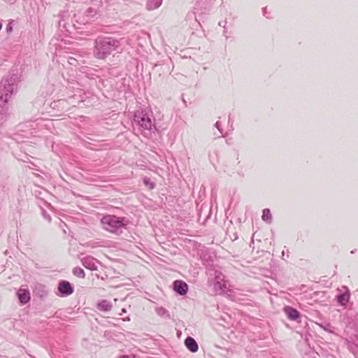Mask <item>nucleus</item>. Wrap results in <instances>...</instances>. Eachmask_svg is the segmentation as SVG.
Wrapping results in <instances>:
<instances>
[{
  "label": "nucleus",
  "mask_w": 358,
  "mask_h": 358,
  "mask_svg": "<svg viewBox=\"0 0 358 358\" xmlns=\"http://www.w3.org/2000/svg\"><path fill=\"white\" fill-rule=\"evenodd\" d=\"M124 39L113 37H101L95 41L94 56L97 59H104L113 52H121Z\"/></svg>",
  "instance_id": "f257e3e1"
},
{
  "label": "nucleus",
  "mask_w": 358,
  "mask_h": 358,
  "mask_svg": "<svg viewBox=\"0 0 358 358\" xmlns=\"http://www.w3.org/2000/svg\"><path fill=\"white\" fill-rule=\"evenodd\" d=\"M19 79L17 75H9L0 82V113L5 114L8 111V102L17 88Z\"/></svg>",
  "instance_id": "f03ea898"
},
{
  "label": "nucleus",
  "mask_w": 358,
  "mask_h": 358,
  "mask_svg": "<svg viewBox=\"0 0 358 358\" xmlns=\"http://www.w3.org/2000/svg\"><path fill=\"white\" fill-rule=\"evenodd\" d=\"M101 224L103 229L106 231L116 234L119 230L127 227L129 224V220L125 217H120L114 215H106L101 218Z\"/></svg>",
  "instance_id": "7ed1b4c3"
},
{
  "label": "nucleus",
  "mask_w": 358,
  "mask_h": 358,
  "mask_svg": "<svg viewBox=\"0 0 358 358\" xmlns=\"http://www.w3.org/2000/svg\"><path fill=\"white\" fill-rule=\"evenodd\" d=\"M134 120L142 129L148 131L155 129V120L152 113L144 110H137L134 113Z\"/></svg>",
  "instance_id": "20e7f679"
},
{
  "label": "nucleus",
  "mask_w": 358,
  "mask_h": 358,
  "mask_svg": "<svg viewBox=\"0 0 358 358\" xmlns=\"http://www.w3.org/2000/svg\"><path fill=\"white\" fill-rule=\"evenodd\" d=\"M59 296L62 297L68 296L73 293L74 288L71 284L66 280H60L58 284Z\"/></svg>",
  "instance_id": "39448f33"
},
{
  "label": "nucleus",
  "mask_w": 358,
  "mask_h": 358,
  "mask_svg": "<svg viewBox=\"0 0 358 358\" xmlns=\"http://www.w3.org/2000/svg\"><path fill=\"white\" fill-rule=\"evenodd\" d=\"M84 267L90 271H96L99 261L92 256H87L81 259Z\"/></svg>",
  "instance_id": "423d86ee"
},
{
  "label": "nucleus",
  "mask_w": 358,
  "mask_h": 358,
  "mask_svg": "<svg viewBox=\"0 0 358 358\" xmlns=\"http://www.w3.org/2000/svg\"><path fill=\"white\" fill-rule=\"evenodd\" d=\"M228 282L224 280L221 276H216V281L214 283L215 290L220 294H224L227 291Z\"/></svg>",
  "instance_id": "0eeeda50"
},
{
  "label": "nucleus",
  "mask_w": 358,
  "mask_h": 358,
  "mask_svg": "<svg viewBox=\"0 0 358 358\" xmlns=\"http://www.w3.org/2000/svg\"><path fill=\"white\" fill-rule=\"evenodd\" d=\"M173 290L180 295H185L188 290V285L182 280H176L173 282Z\"/></svg>",
  "instance_id": "6e6552de"
},
{
  "label": "nucleus",
  "mask_w": 358,
  "mask_h": 358,
  "mask_svg": "<svg viewBox=\"0 0 358 358\" xmlns=\"http://www.w3.org/2000/svg\"><path fill=\"white\" fill-rule=\"evenodd\" d=\"M17 294L20 303L22 304H26L30 300V293L25 289H20Z\"/></svg>",
  "instance_id": "1a4fd4ad"
},
{
  "label": "nucleus",
  "mask_w": 358,
  "mask_h": 358,
  "mask_svg": "<svg viewBox=\"0 0 358 358\" xmlns=\"http://www.w3.org/2000/svg\"><path fill=\"white\" fill-rule=\"evenodd\" d=\"M185 345L187 348L192 352H196L199 349L197 343L193 338L190 336H188L185 340Z\"/></svg>",
  "instance_id": "9d476101"
},
{
  "label": "nucleus",
  "mask_w": 358,
  "mask_h": 358,
  "mask_svg": "<svg viewBox=\"0 0 358 358\" xmlns=\"http://www.w3.org/2000/svg\"><path fill=\"white\" fill-rule=\"evenodd\" d=\"M284 310L287 317L291 320H296L299 317L300 315L299 311L290 306H286Z\"/></svg>",
  "instance_id": "9b49d317"
},
{
  "label": "nucleus",
  "mask_w": 358,
  "mask_h": 358,
  "mask_svg": "<svg viewBox=\"0 0 358 358\" xmlns=\"http://www.w3.org/2000/svg\"><path fill=\"white\" fill-rule=\"evenodd\" d=\"M350 298V293L348 289H347L344 293L338 294L336 296V299L338 303L343 306H346L347 303L349 301Z\"/></svg>",
  "instance_id": "f8f14e48"
},
{
  "label": "nucleus",
  "mask_w": 358,
  "mask_h": 358,
  "mask_svg": "<svg viewBox=\"0 0 358 358\" xmlns=\"http://www.w3.org/2000/svg\"><path fill=\"white\" fill-rule=\"evenodd\" d=\"M112 307H113V305H112L111 302H110L109 301L106 300V299H103V300L100 301L97 303V306H96V308L98 310H99L101 311H104V312L110 311L111 310Z\"/></svg>",
  "instance_id": "ddd939ff"
},
{
  "label": "nucleus",
  "mask_w": 358,
  "mask_h": 358,
  "mask_svg": "<svg viewBox=\"0 0 358 358\" xmlns=\"http://www.w3.org/2000/svg\"><path fill=\"white\" fill-rule=\"evenodd\" d=\"M163 0H147L146 9L153 10L158 8L162 3Z\"/></svg>",
  "instance_id": "4468645a"
},
{
  "label": "nucleus",
  "mask_w": 358,
  "mask_h": 358,
  "mask_svg": "<svg viewBox=\"0 0 358 358\" xmlns=\"http://www.w3.org/2000/svg\"><path fill=\"white\" fill-rule=\"evenodd\" d=\"M262 219L268 222L271 223L272 221V215L268 208H264L262 211Z\"/></svg>",
  "instance_id": "2eb2a0df"
},
{
  "label": "nucleus",
  "mask_w": 358,
  "mask_h": 358,
  "mask_svg": "<svg viewBox=\"0 0 358 358\" xmlns=\"http://www.w3.org/2000/svg\"><path fill=\"white\" fill-rule=\"evenodd\" d=\"M155 312L157 314L161 317H165V318H170V315L169 313V311L163 307H157L155 308Z\"/></svg>",
  "instance_id": "dca6fc26"
},
{
  "label": "nucleus",
  "mask_w": 358,
  "mask_h": 358,
  "mask_svg": "<svg viewBox=\"0 0 358 358\" xmlns=\"http://www.w3.org/2000/svg\"><path fill=\"white\" fill-rule=\"evenodd\" d=\"M73 273L74 275L80 278H85V273L84 270L80 267H75L73 269Z\"/></svg>",
  "instance_id": "f3484780"
},
{
  "label": "nucleus",
  "mask_w": 358,
  "mask_h": 358,
  "mask_svg": "<svg viewBox=\"0 0 358 358\" xmlns=\"http://www.w3.org/2000/svg\"><path fill=\"white\" fill-rule=\"evenodd\" d=\"M96 14V10L92 8H89L86 10V15L87 17H94Z\"/></svg>",
  "instance_id": "a211bd4d"
},
{
  "label": "nucleus",
  "mask_w": 358,
  "mask_h": 358,
  "mask_svg": "<svg viewBox=\"0 0 358 358\" xmlns=\"http://www.w3.org/2000/svg\"><path fill=\"white\" fill-rule=\"evenodd\" d=\"M143 182L145 185L149 186L150 189H153L155 187V184L152 182L150 179L148 178H144Z\"/></svg>",
  "instance_id": "6ab92c4d"
},
{
  "label": "nucleus",
  "mask_w": 358,
  "mask_h": 358,
  "mask_svg": "<svg viewBox=\"0 0 358 358\" xmlns=\"http://www.w3.org/2000/svg\"><path fill=\"white\" fill-rule=\"evenodd\" d=\"M39 287L41 289L40 290V292H41L40 296L41 297L46 296L48 295V292L45 289V287L43 285H40Z\"/></svg>",
  "instance_id": "aec40b11"
},
{
  "label": "nucleus",
  "mask_w": 358,
  "mask_h": 358,
  "mask_svg": "<svg viewBox=\"0 0 358 358\" xmlns=\"http://www.w3.org/2000/svg\"><path fill=\"white\" fill-rule=\"evenodd\" d=\"M13 22V20H10L6 27V31L8 33H10L13 31V26H12Z\"/></svg>",
  "instance_id": "412c9836"
},
{
  "label": "nucleus",
  "mask_w": 358,
  "mask_h": 358,
  "mask_svg": "<svg viewBox=\"0 0 358 358\" xmlns=\"http://www.w3.org/2000/svg\"><path fill=\"white\" fill-rule=\"evenodd\" d=\"M263 15L264 17H266V18H271V17L270 16L269 14L267 13L266 12V8H263Z\"/></svg>",
  "instance_id": "4be33fe9"
},
{
  "label": "nucleus",
  "mask_w": 358,
  "mask_h": 358,
  "mask_svg": "<svg viewBox=\"0 0 358 358\" xmlns=\"http://www.w3.org/2000/svg\"><path fill=\"white\" fill-rule=\"evenodd\" d=\"M215 127L220 131V133H222V130L221 129V126L219 122L215 123Z\"/></svg>",
  "instance_id": "5701e85b"
},
{
  "label": "nucleus",
  "mask_w": 358,
  "mask_h": 358,
  "mask_svg": "<svg viewBox=\"0 0 358 358\" xmlns=\"http://www.w3.org/2000/svg\"><path fill=\"white\" fill-rule=\"evenodd\" d=\"M76 60L74 59V58H70L69 61V63L71 65H76Z\"/></svg>",
  "instance_id": "b1692460"
},
{
  "label": "nucleus",
  "mask_w": 358,
  "mask_h": 358,
  "mask_svg": "<svg viewBox=\"0 0 358 358\" xmlns=\"http://www.w3.org/2000/svg\"><path fill=\"white\" fill-rule=\"evenodd\" d=\"M227 23V20H224L223 22H220L219 25L222 26L224 28Z\"/></svg>",
  "instance_id": "393cba45"
},
{
  "label": "nucleus",
  "mask_w": 358,
  "mask_h": 358,
  "mask_svg": "<svg viewBox=\"0 0 358 358\" xmlns=\"http://www.w3.org/2000/svg\"><path fill=\"white\" fill-rule=\"evenodd\" d=\"M353 317H355V320L358 323V314H355Z\"/></svg>",
  "instance_id": "a878e982"
},
{
  "label": "nucleus",
  "mask_w": 358,
  "mask_h": 358,
  "mask_svg": "<svg viewBox=\"0 0 358 358\" xmlns=\"http://www.w3.org/2000/svg\"><path fill=\"white\" fill-rule=\"evenodd\" d=\"M120 358H129V357L127 355H123V356L120 357Z\"/></svg>",
  "instance_id": "bb28decb"
},
{
  "label": "nucleus",
  "mask_w": 358,
  "mask_h": 358,
  "mask_svg": "<svg viewBox=\"0 0 358 358\" xmlns=\"http://www.w3.org/2000/svg\"><path fill=\"white\" fill-rule=\"evenodd\" d=\"M2 28V23L0 22V30Z\"/></svg>",
  "instance_id": "cd10ccee"
},
{
  "label": "nucleus",
  "mask_w": 358,
  "mask_h": 358,
  "mask_svg": "<svg viewBox=\"0 0 358 358\" xmlns=\"http://www.w3.org/2000/svg\"><path fill=\"white\" fill-rule=\"evenodd\" d=\"M46 218H48V220L50 221V216H46Z\"/></svg>",
  "instance_id": "c85d7f7f"
},
{
  "label": "nucleus",
  "mask_w": 358,
  "mask_h": 358,
  "mask_svg": "<svg viewBox=\"0 0 358 358\" xmlns=\"http://www.w3.org/2000/svg\"><path fill=\"white\" fill-rule=\"evenodd\" d=\"M46 218H48V220L50 221V216H46Z\"/></svg>",
  "instance_id": "c756f323"
},
{
  "label": "nucleus",
  "mask_w": 358,
  "mask_h": 358,
  "mask_svg": "<svg viewBox=\"0 0 358 358\" xmlns=\"http://www.w3.org/2000/svg\"><path fill=\"white\" fill-rule=\"evenodd\" d=\"M355 251H356V250H352V251H351V253H352V254H354V253H355Z\"/></svg>",
  "instance_id": "7c9ffc66"
},
{
  "label": "nucleus",
  "mask_w": 358,
  "mask_h": 358,
  "mask_svg": "<svg viewBox=\"0 0 358 358\" xmlns=\"http://www.w3.org/2000/svg\"><path fill=\"white\" fill-rule=\"evenodd\" d=\"M122 313H124V312H126V310H125L124 308H123V309L122 310Z\"/></svg>",
  "instance_id": "2f4dec72"
},
{
  "label": "nucleus",
  "mask_w": 358,
  "mask_h": 358,
  "mask_svg": "<svg viewBox=\"0 0 358 358\" xmlns=\"http://www.w3.org/2000/svg\"><path fill=\"white\" fill-rule=\"evenodd\" d=\"M223 32H224V34L226 35L227 31L225 29L224 30Z\"/></svg>",
  "instance_id": "473e14b6"
},
{
  "label": "nucleus",
  "mask_w": 358,
  "mask_h": 358,
  "mask_svg": "<svg viewBox=\"0 0 358 358\" xmlns=\"http://www.w3.org/2000/svg\"><path fill=\"white\" fill-rule=\"evenodd\" d=\"M313 358H315V357H313Z\"/></svg>",
  "instance_id": "72a5a7b5"
}]
</instances>
